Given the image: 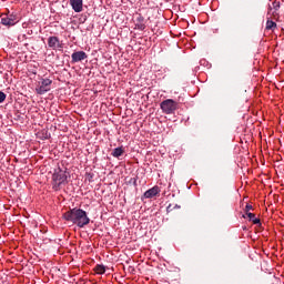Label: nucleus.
<instances>
[{
	"label": "nucleus",
	"mask_w": 284,
	"mask_h": 284,
	"mask_svg": "<svg viewBox=\"0 0 284 284\" xmlns=\"http://www.w3.org/2000/svg\"><path fill=\"white\" fill-rule=\"evenodd\" d=\"M6 101V93L3 91H0V103H3Z\"/></svg>",
	"instance_id": "2eb2a0df"
},
{
	"label": "nucleus",
	"mask_w": 284,
	"mask_h": 284,
	"mask_svg": "<svg viewBox=\"0 0 284 284\" xmlns=\"http://www.w3.org/2000/svg\"><path fill=\"white\" fill-rule=\"evenodd\" d=\"M250 210H253L252 204H246L245 206L246 214L250 213Z\"/></svg>",
	"instance_id": "dca6fc26"
},
{
	"label": "nucleus",
	"mask_w": 284,
	"mask_h": 284,
	"mask_svg": "<svg viewBox=\"0 0 284 284\" xmlns=\"http://www.w3.org/2000/svg\"><path fill=\"white\" fill-rule=\"evenodd\" d=\"M48 45L51 48V50H63V44L59 40V37H49Z\"/></svg>",
	"instance_id": "423d86ee"
},
{
	"label": "nucleus",
	"mask_w": 284,
	"mask_h": 284,
	"mask_svg": "<svg viewBox=\"0 0 284 284\" xmlns=\"http://www.w3.org/2000/svg\"><path fill=\"white\" fill-rule=\"evenodd\" d=\"M160 108L164 114H174L179 110V103L173 99H166L161 102Z\"/></svg>",
	"instance_id": "7ed1b4c3"
},
{
	"label": "nucleus",
	"mask_w": 284,
	"mask_h": 284,
	"mask_svg": "<svg viewBox=\"0 0 284 284\" xmlns=\"http://www.w3.org/2000/svg\"><path fill=\"white\" fill-rule=\"evenodd\" d=\"M174 207L178 209V210L181 209V206H179V205H175Z\"/></svg>",
	"instance_id": "aec40b11"
},
{
	"label": "nucleus",
	"mask_w": 284,
	"mask_h": 284,
	"mask_svg": "<svg viewBox=\"0 0 284 284\" xmlns=\"http://www.w3.org/2000/svg\"><path fill=\"white\" fill-rule=\"evenodd\" d=\"M266 30H276V22L272 20L266 21Z\"/></svg>",
	"instance_id": "f8f14e48"
},
{
	"label": "nucleus",
	"mask_w": 284,
	"mask_h": 284,
	"mask_svg": "<svg viewBox=\"0 0 284 284\" xmlns=\"http://www.w3.org/2000/svg\"><path fill=\"white\" fill-rule=\"evenodd\" d=\"M70 6L74 12H83V0H70Z\"/></svg>",
	"instance_id": "6e6552de"
},
{
	"label": "nucleus",
	"mask_w": 284,
	"mask_h": 284,
	"mask_svg": "<svg viewBox=\"0 0 284 284\" xmlns=\"http://www.w3.org/2000/svg\"><path fill=\"white\" fill-rule=\"evenodd\" d=\"M246 216L248 219V221H252V223L254 225H260L261 224V220L258 217H256V215L254 213H246Z\"/></svg>",
	"instance_id": "9d476101"
},
{
	"label": "nucleus",
	"mask_w": 284,
	"mask_h": 284,
	"mask_svg": "<svg viewBox=\"0 0 284 284\" xmlns=\"http://www.w3.org/2000/svg\"><path fill=\"white\" fill-rule=\"evenodd\" d=\"M53 181V190H59L61 185H63L68 181V174H65V170L61 168L54 169L52 174Z\"/></svg>",
	"instance_id": "f03ea898"
},
{
	"label": "nucleus",
	"mask_w": 284,
	"mask_h": 284,
	"mask_svg": "<svg viewBox=\"0 0 284 284\" xmlns=\"http://www.w3.org/2000/svg\"><path fill=\"white\" fill-rule=\"evenodd\" d=\"M52 85V80L50 79H41L36 87L37 94H45V92H50Z\"/></svg>",
	"instance_id": "20e7f679"
},
{
	"label": "nucleus",
	"mask_w": 284,
	"mask_h": 284,
	"mask_svg": "<svg viewBox=\"0 0 284 284\" xmlns=\"http://www.w3.org/2000/svg\"><path fill=\"white\" fill-rule=\"evenodd\" d=\"M138 21H139V23H143V17L140 16V17L138 18Z\"/></svg>",
	"instance_id": "a211bd4d"
},
{
	"label": "nucleus",
	"mask_w": 284,
	"mask_h": 284,
	"mask_svg": "<svg viewBox=\"0 0 284 284\" xmlns=\"http://www.w3.org/2000/svg\"><path fill=\"white\" fill-rule=\"evenodd\" d=\"M273 8L276 11L278 8H281V4L278 2H273Z\"/></svg>",
	"instance_id": "f3484780"
},
{
	"label": "nucleus",
	"mask_w": 284,
	"mask_h": 284,
	"mask_svg": "<svg viewBox=\"0 0 284 284\" xmlns=\"http://www.w3.org/2000/svg\"><path fill=\"white\" fill-rule=\"evenodd\" d=\"M270 12H272V8L271 7H268V14H270Z\"/></svg>",
	"instance_id": "6ab92c4d"
},
{
	"label": "nucleus",
	"mask_w": 284,
	"mask_h": 284,
	"mask_svg": "<svg viewBox=\"0 0 284 284\" xmlns=\"http://www.w3.org/2000/svg\"><path fill=\"white\" fill-rule=\"evenodd\" d=\"M171 207H172V205L170 204V205L168 206V211H170Z\"/></svg>",
	"instance_id": "412c9836"
},
{
	"label": "nucleus",
	"mask_w": 284,
	"mask_h": 284,
	"mask_svg": "<svg viewBox=\"0 0 284 284\" xmlns=\"http://www.w3.org/2000/svg\"><path fill=\"white\" fill-rule=\"evenodd\" d=\"M64 221H69L77 225L78 227H85V225H90V217L88 216V212L82 209H71L63 214Z\"/></svg>",
	"instance_id": "f257e3e1"
},
{
	"label": "nucleus",
	"mask_w": 284,
	"mask_h": 284,
	"mask_svg": "<svg viewBox=\"0 0 284 284\" xmlns=\"http://www.w3.org/2000/svg\"><path fill=\"white\" fill-rule=\"evenodd\" d=\"M72 63H79L80 61H85L88 59V53L85 51H75L71 54Z\"/></svg>",
	"instance_id": "0eeeda50"
},
{
	"label": "nucleus",
	"mask_w": 284,
	"mask_h": 284,
	"mask_svg": "<svg viewBox=\"0 0 284 284\" xmlns=\"http://www.w3.org/2000/svg\"><path fill=\"white\" fill-rule=\"evenodd\" d=\"M95 272H97V274H105V266L98 264L95 266Z\"/></svg>",
	"instance_id": "ddd939ff"
},
{
	"label": "nucleus",
	"mask_w": 284,
	"mask_h": 284,
	"mask_svg": "<svg viewBox=\"0 0 284 284\" xmlns=\"http://www.w3.org/2000/svg\"><path fill=\"white\" fill-rule=\"evenodd\" d=\"M17 23H19V18L17 14H6L1 18V24L7 26L8 28L17 26Z\"/></svg>",
	"instance_id": "39448f33"
},
{
	"label": "nucleus",
	"mask_w": 284,
	"mask_h": 284,
	"mask_svg": "<svg viewBox=\"0 0 284 284\" xmlns=\"http://www.w3.org/2000/svg\"><path fill=\"white\" fill-rule=\"evenodd\" d=\"M159 192H160L159 186H153L152 189H149L144 193V199H154V196H156V194H159Z\"/></svg>",
	"instance_id": "1a4fd4ad"
},
{
	"label": "nucleus",
	"mask_w": 284,
	"mask_h": 284,
	"mask_svg": "<svg viewBox=\"0 0 284 284\" xmlns=\"http://www.w3.org/2000/svg\"><path fill=\"white\" fill-rule=\"evenodd\" d=\"M138 30H145V24L143 22H140L136 24Z\"/></svg>",
	"instance_id": "4468645a"
},
{
	"label": "nucleus",
	"mask_w": 284,
	"mask_h": 284,
	"mask_svg": "<svg viewBox=\"0 0 284 284\" xmlns=\"http://www.w3.org/2000/svg\"><path fill=\"white\" fill-rule=\"evenodd\" d=\"M112 156H114V159H119V156H123V148L121 146L115 148L112 152Z\"/></svg>",
	"instance_id": "9b49d317"
}]
</instances>
